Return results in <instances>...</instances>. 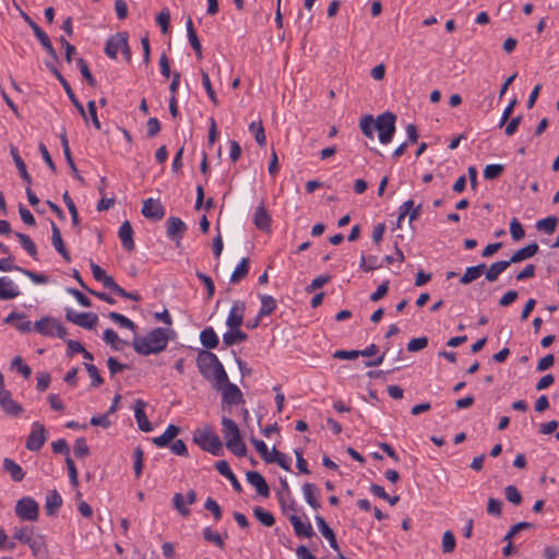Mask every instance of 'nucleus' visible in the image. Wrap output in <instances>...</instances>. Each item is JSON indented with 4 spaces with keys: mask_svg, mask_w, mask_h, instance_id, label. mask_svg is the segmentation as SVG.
Wrapping results in <instances>:
<instances>
[{
    "mask_svg": "<svg viewBox=\"0 0 559 559\" xmlns=\"http://www.w3.org/2000/svg\"><path fill=\"white\" fill-rule=\"evenodd\" d=\"M64 92L67 93L69 99L71 100V103L74 105V107L78 109V111L80 112L81 117L87 121V112L85 111L82 103L78 99V97L75 96L70 83L66 80L64 82L61 83Z\"/></svg>",
    "mask_w": 559,
    "mask_h": 559,
    "instance_id": "obj_41",
    "label": "nucleus"
},
{
    "mask_svg": "<svg viewBox=\"0 0 559 559\" xmlns=\"http://www.w3.org/2000/svg\"><path fill=\"white\" fill-rule=\"evenodd\" d=\"M14 321H19L15 324V329L17 331L22 333H28L32 331V323L26 320V316L24 313L13 311L3 320L5 324H12Z\"/></svg>",
    "mask_w": 559,
    "mask_h": 559,
    "instance_id": "obj_23",
    "label": "nucleus"
},
{
    "mask_svg": "<svg viewBox=\"0 0 559 559\" xmlns=\"http://www.w3.org/2000/svg\"><path fill=\"white\" fill-rule=\"evenodd\" d=\"M456 542L453 533L451 531H447L442 536V551L444 554H450L455 549Z\"/></svg>",
    "mask_w": 559,
    "mask_h": 559,
    "instance_id": "obj_64",
    "label": "nucleus"
},
{
    "mask_svg": "<svg viewBox=\"0 0 559 559\" xmlns=\"http://www.w3.org/2000/svg\"><path fill=\"white\" fill-rule=\"evenodd\" d=\"M503 171L504 166L502 164H490L485 167L484 177L487 180H495L499 178Z\"/></svg>",
    "mask_w": 559,
    "mask_h": 559,
    "instance_id": "obj_56",
    "label": "nucleus"
},
{
    "mask_svg": "<svg viewBox=\"0 0 559 559\" xmlns=\"http://www.w3.org/2000/svg\"><path fill=\"white\" fill-rule=\"evenodd\" d=\"M10 153H11V156L13 158V162L19 170V174L21 176V178L27 182L28 185L32 183V178H31V175L28 174L27 171V168H26V164L24 163V160L22 159V157L20 156L19 154V151L15 146L11 145L10 147Z\"/></svg>",
    "mask_w": 559,
    "mask_h": 559,
    "instance_id": "obj_34",
    "label": "nucleus"
},
{
    "mask_svg": "<svg viewBox=\"0 0 559 559\" xmlns=\"http://www.w3.org/2000/svg\"><path fill=\"white\" fill-rule=\"evenodd\" d=\"M142 214L146 218H151L153 221H159L165 215V210L163 204L158 200L147 199L143 201Z\"/></svg>",
    "mask_w": 559,
    "mask_h": 559,
    "instance_id": "obj_13",
    "label": "nucleus"
},
{
    "mask_svg": "<svg viewBox=\"0 0 559 559\" xmlns=\"http://www.w3.org/2000/svg\"><path fill=\"white\" fill-rule=\"evenodd\" d=\"M395 122L396 115L391 111H384L376 119V130L382 144H388L392 141L396 130Z\"/></svg>",
    "mask_w": 559,
    "mask_h": 559,
    "instance_id": "obj_2",
    "label": "nucleus"
},
{
    "mask_svg": "<svg viewBox=\"0 0 559 559\" xmlns=\"http://www.w3.org/2000/svg\"><path fill=\"white\" fill-rule=\"evenodd\" d=\"M22 16H23L24 21L33 29L34 35L40 41L41 46L45 48V50L51 57V59L53 61H58L59 60L58 53H57L56 49L53 48V46L51 44V40L48 37V35L41 29V27L36 22H34L32 20V17L29 15H27L24 12H22Z\"/></svg>",
    "mask_w": 559,
    "mask_h": 559,
    "instance_id": "obj_5",
    "label": "nucleus"
},
{
    "mask_svg": "<svg viewBox=\"0 0 559 559\" xmlns=\"http://www.w3.org/2000/svg\"><path fill=\"white\" fill-rule=\"evenodd\" d=\"M146 403L143 400H136L134 404V416L139 426V429L148 432L153 430L151 421L147 419L145 414Z\"/></svg>",
    "mask_w": 559,
    "mask_h": 559,
    "instance_id": "obj_16",
    "label": "nucleus"
},
{
    "mask_svg": "<svg viewBox=\"0 0 559 559\" xmlns=\"http://www.w3.org/2000/svg\"><path fill=\"white\" fill-rule=\"evenodd\" d=\"M3 469L10 474L14 481H22L25 477L23 468L15 461L9 457L3 460Z\"/></svg>",
    "mask_w": 559,
    "mask_h": 559,
    "instance_id": "obj_36",
    "label": "nucleus"
},
{
    "mask_svg": "<svg viewBox=\"0 0 559 559\" xmlns=\"http://www.w3.org/2000/svg\"><path fill=\"white\" fill-rule=\"evenodd\" d=\"M204 508L212 513V515L216 522L222 520V516H223L222 508L212 497H209L205 500Z\"/></svg>",
    "mask_w": 559,
    "mask_h": 559,
    "instance_id": "obj_63",
    "label": "nucleus"
},
{
    "mask_svg": "<svg viewBox=\"0 0 559 559\" xmlns=\"http://www.w3.org/2000/svg\"><path fill=\"white\" fill-rule=\"evenodd\" d=\"M0 406L7 415L13 417L20 416L24 411L23 406L12 399L10 391L0 392Z\"/></svg>",
    "mask_w": 559,
    "mask_h": 559,
    "instance_id": "obj_11",
    "label": "nucleus"
},
{
    "mask_svg": "<svg viewBox=\"0 0 559 559\" xmlns=\"http://www.w3.org/2000/svg\"><path fill=\"white\" fill-rule=\"evenodd\" d=\"M485 270H486L485 263H480V264H477L474 266H468L465 270V273L460 278V283L462 285H467V284L472 283L473 281L479 278L481 276V274L485 272Z\"/></svg>",
    "mask_w": 559,
    "mask_h": 559,
    "instance_id": "obj_37",
    "label": "nucleus"
},
{
    "mask_svg": "<svg viewBox=\"0 0 559 559\" xmlns=\"http://www.w3.org/2000/svg\"><path fill=\"white\" fill-rule=\"evenodd\" d=\"M222 392V403L229 406L239 405L245 403L243 394L241 390L231 382H227L219 390Z\"/></svg>",
    "mask_w": 559,
    "mask_h": 559,
    "instance_id": "obj_9",
    "label": "nucleus"
},
{
    "mask_svg": "<svg viewBox=\"0 0 559 559\" xmlns=\"http://www.w3.org/2000/svg\"><path fill=\"white\" fill-rule=\"evenodd\" d=\"M84 367L92 379L91 386L98 388L104 383V379L99 373L98 368L90 362H84Z\"/></svg>",
    "mask_w": 559,
    "mask_h": 559,
    "instance_id": "obj_53",
    "label": "nucleus"
},
{
    "mask_svg": "<svg viewBox=\"0 0 559 559\" xmlns=\"http://www.w3.org/2000/svg\"><path fill=\"white\" fill-rule=\"evenodd\" d=\"M558 217L556 216H547L543 219H539L536 223V228L539 231H544L547 235H551L555 233L557 224H558Z\"/></svg>",
    "mask_w": 559,
    "mask_h": 559,
    "instance_id": "obj_45",
    "label": "nucleus"
},
{
    "mask_svg": "<svg viewBox=\"0 0 559 559\" xmlns=\"http://www.w3.org/2000/svg\"><path fill=\"white\" fill-rule=\"evenodd\" d=\"M66 319L83 329L92 330L98 322V316L94 312L76 313L71 308L66 309Z\"/></svg>",
    "mask_w": 559,
    "mask_h": 559,
    "instance_id": "obj_7",
    "label": "nucleus"
},
{
    "mask_svg": "<svg viewBox=\"0 0 559 559\" xmlns=\"http://www.w3.org/2000/svg\"><path fill=\"white\" fill-rule=\"evenodd\" d=\"M205 379L212 382L213 388L216 391L221 390V388L227 384V382H230L222 362H219V365L213 369V371L210 373V378Z\"/></svg>",
    "mask_w": 559,
    "mask_h": 559,
    "instance_id": "obj_24",
    "label": "nucleus"
},
{
    "mask_svg": "<svg viewBox=\"0 0 559 559\" xmlns=\"http://www.w3.org/2000/svg\"><path fill=\"white\" fill-rule=\"evenodd\" d=\"M179 431L178 426L170 424L163 435L153 438V443L158 448L167 447L178 436Z\"/></svg>",
    "mask_w": 559,
    "mask_h": 559,
    "instance_id": "obj_26",
    "label": "nucleus"
},
{
    "mask_svg": "<svg viewBox=\"0 0 559 559\" xmlns=\"http://www.w3.org/2000/svg\"><path fill=\"white\" fill-rule=\"evenodd\" d=\"M509 260H501L492 263L488 269L486 267L485 277L488 282H496L499 275L510 266Z\"/></svg>",
    "mask_w": 559,
    "mask_h": 559,
    "instance_id": "obj_32",
    "label": "nucleus"
},
{
    "mask_svg": "<svg viewBox=\"0 0 559 559\" xmlns=\"http://www.w3.org/2000/svg\"><path fill=\"white\" fill-rule=\"evenodd\" d=\"M229 330L223 335V343L225 346H233L235 344L247 341L248 335L240 328H228Z\"/></svg>",
    "mask_w": 559,
    "mask_h": 559,
    "instance_id": "obj_30",
    "label": "nucleus"
},
{
    "mask_svg": "<svg viewBox=\"0 0 559 559\" xmlns=\"http://www.w3.org/2000/svg\"><path fill=\"white\" fill-rule=\"evenodd\" d=\"M34 530L33 527L23 526L21 528H15L13 537L21 542L22 544L31 543V538L33 537Z\"/></svg>",
    "mask_w": 559,
    "mask_h": 559,
    "instance_id": "obj_60",
    "label": "nucleus"
},
{
    "mask_svg": "<svg viewBox=\"0 0 559 559\" xmlns=\"http://www.w3.org/2000/svg\"><path fill=\"white\" fill-rule=\"evenodd\" d=\"M173 506L178 511V513L182 516H189L191 511L185 504V498L181 493L176 492L173 497Z\"/></svg>",
    "mask_w": 559,
    "mask_h": 559,
    "instance_id": "obj_59",
    "label": "nucleus"
},
{
    "mask_svg": "<svg viewBox=\"0 0 559 559\" xmlns=\"http://www.w3.org/2000/svg\"><path fill=\"white\" fill-rule=\"evenodd\" d=\"M302 492L307 503L314 510H318L321 504L318 500L319 488L312 483H305L302 485Z\"/></svg>",
    "mask_w": 559,
    "mask_h": 559,
    "instance_id": "obj_28",
    "label": "nucleus"
},
{
    "mask_svg": "<svg viewBox=\"0 0 559 559\" xmlns=\"http://www.w3.org/2000/svg\"><path fill=\"white\" fill-rule=\"evenodd\" d=\"M51 226V243L53 248L61 254V257L64 259V261L70 262V253L67 250L59 227L55 224L53 221H50Z\"/></svg>",
    "mask_w": 559,
    "mask_h": 559,
    "instance_id": "obj_19",
    "label": "nucleus"
},
{
    "mask_svg": "<svg viewBox=\"0 0 559 559\" xmlns=\"http://www.w3.org/2000/svg\"><path fill=\"white\" fill-rule=\"evenodd\" d=\"M15 237L20 240L23 249L34 259L37 260V248L28 235L15 233Z\"/></svg>",
    "mask_w": 559,
    "mask_h": 559,
    "instance_id": "obj_44",
    "label": "nucleus"
},
{
    "mask_svg": "<svg viewBox=\"0 0 559 559\" xmlns=\"http://www.w3.org/2000/svg\"><path fill=\"white\" fill-rule=\"evenodd\" d=\"M215 467L221 475H223L230 481L235 491H237V492L242 491L241 484L239 483V480L237 479L236 475L233 473L231 468L229 467V464L226 461H224V460L217 461L215 464Z\"/></svg>",
    "mask_w": 559,
    "mask_h": 559,
    "instance_id": "obj_22",
    "label": "nucleus"
},
{
    "mask_svg": "<svg viewBox=\"0 0 559 559\" xmlns=\"http://www.w3.org/2000/svg\"><path fill=\"white\" fill-rule=\"evenodd\" d=\"M20 295V290L14 282L7 277H0V299L9 300L17 297Z\"/></svg>",
    "mask_w": 559,
    "mask_h": 559,
    "instance_id": "obj_21",
    "label": "nucleus"
},
{
    "mask_svg": "<svg viewBox=\"0 0 559 559\" xmlns=\"http://www.w3.org/2000/svg\"><path fill=\"white\" fill-rule=\"evenodd\" d=\"M76 66L80 69L82 76L87 81V84L92 87L96 86V80L92 74L88 63L83 58L76 59Z\"/></svg>",
    "mask_w": 559,
    "mask_h": 559,
    "instance_id": "obj_51",
    "label": "nucleus"
},
{
    "mask_svg": "<svg viewBox=\"0 0 559 559\" xmlns=\"http://www.w3.org/2000/svg\"><path fill=\"white\" fill-rule=\"evenodd\" d=\"M251 443L254 445L255 450L258 451V453L261 455V457L266 462V463H272V459H271V452L269 451L266 444L264 441L262 440H258L255 438H251L250 439Z\"/></svg>",
    "mask_w": 559,
    "mask_h": 559,
    "instance_id": "obj_62",
    "label": "nucleus"
},
{
    "mask_svg": "<svg viewBox=\"0 0 559 559\" xmlns=\"http://www.w3.org/2000/svg\"><path fill=\"white\" fill-rule=\"evenodd\" d=\"M276 497L278 500L280 508L284 514H286L287 511H292V514H296L297 502L292 496L290 499H287V497H285L282 491H277Z\"/></svg>",
    "mask_w": 559,
    "mask_h": 559,
    "instance_id": "obj_46",
    "label": "nucleus"
},
{
    "mask_svg": "<svg viewBox=\"0 0 559 559\" xmlns=\"http://www.w3.org/2000/svg\"><path fill=\"white\" fill-rule=\"evenodd\" d=\"M133 234L134 231L131 223L129 221H124L119 227L118 236L122 243V247L129 252L135 249Z\"/></svg>",
    "mask_w": 559,
    "mask_h": 559,
    "instance_id": "obj_15",
    "label": "nucleus"
},
{
    "mask_svg": "<svg viewBox=\"0 0 559 559\" xmlns=\"http://www.w3.org/2000/svg\"><path fill=\"white\" fill-rule=\"evenodd\" d=\"M314 520H316V523L318 525V528H319L320 533L329 542L331 548L333 550L337 551V554L341 552L340 546H338L337 540H336L335 533L328 525L325 520L321 515H316Z\"/></svg>",
    "mask_w": 559,
    "mask_h": 559,
    "instance_id": "obj_17",
    "label": "nucleus"
},
{
    "mask_svg": "<svg viewBox=\"0 0 559 559\" xmlns=\"http://www.w3.org/2000/svg\"><path fill=\"white\" fill-rule=\"evenodd\" d=\"M47 440V431L43 424L35 421L32 425L31 433L28 435L25 448L29 451H39Z\"/></svg>",
    "mask_w": 559,
    "mask_h": 559,
    "instance_id": "obj_6",
    "label": "nucleus"
},
{
    "mask_svg": "<svg viewBox=\"0 0 559 559\" xmlns=\"http://www.w3.org/2000/svg\"><path fill=\"white\" fill-rule=\"evenodd\" d=\"M249 264H250L249 258L241 259V261L239 262V264L236 266V269L234 270V272L230 275L229 281L231 284H237L248 276Z\"/></svg>",
    "mask_w": 559,
    "mask_h": 559,
    "instance_id": "obj_38",
    "label": "nucleus"
},
{
    "mask_svg": "<svg viewBox=\"0 0 559 559\" xmlns=\"http://www.w3.org/2000/svg\"><path fill=\"white\" fill-rule=\"evenodd\" d=\"M62 504V498L57 490L50 491L46 497L45 509L47 515H53Z\"/></svg>",
    "mask_w": 559,
    "mask_h": 559,
    "instance_id": "obj_39",
    "label": "nucleus"
},
{
    "mask_svg": "<svg viewBox=\"0 0 559 559\" xmlns=\"http://www.w3.org/2000/svg\"><path fill=\"white\" fill-rule=\"evenodd\" d=\"M187 33H188L189 43H190L191 47L193 48L197 58L199 60H201L203 57L202 56V46H201L200 39L198 37L197 31L194 29L191 17H189L187 21Z\"/></svg>",
    "mask_w": 559,
    "mask_h": 559,
    "instance_id": "obj_35",
    "label": "nucleus"
},
{
    "mask_svg": "<svg viewBox=\"0 0 559 559\" xmlns=\"http://www.w3.org/2000/svg\"><path fill=\"white\" fill-rule=\"evenodd\" d=\"M193 440L202 450L213 455L218 456L223 453V443L219 437L211 430L199 432Z\"/></svg>",
    "mask_w": 559,
    "mask_h": 559,
    "instance_id": "obj_3",
    "label": "nucleus"
},
{
    "mask_svg": "<svg viewBox=\"0 0 559 559\" xmlns=\"http://www.w3.org/2000/svg\"><path fill=\"white\" fill-rule=\"evenodd\" d=\"M245 311L246 302L243 300H235L229 310L226 325L228 328H240L243 323Z\"/></svg>",
    "mask_w": 559,
    "mask_h": 559,
    "instance_id": "obj_10",
    "label": "nucleus"
},
{
    "mask_svg": "<svg viewBox=\"0 0 559 559\" xmlns=\"http://www.w3.org/2000/svg\"><path fill=\"white\" fill-rule=\"evenodd\" d=\"M288 520L294 527L297 537L311 538L314 531L310 523H304L297 514H289Z\"/></svg>",
    "mask_w": 559,
    "mask_h": 559,
    "instance_id": "obj_18",
    "label": "nucleus"
},
{
    "mask_svg": "<svg viewBox=\"0 0 559 559\" xmlns=\"http://www.w3.org/2000/svg\"><path fill=\"white\" fill-rule=\"evenodd\" d=\"M249 131L253 134L259 146L264 147L266 145V136L261 120L252 121L249 124Z\"/></svg>",
    "mask_w": 559,
    "mask_h": 559,
    "instance_id": "obj_42",
    "label": "nucleus"
},
{
    "mask_svg": "<svg viewBox=\"0 0 559 559\" xmlns=\"http://www.w3.org/2000/svg\"><path fill=\"white\" fill-rule=\"evenodd\" d=\"M200 342L206 349H214L218 346L219 340L213 328L209 326L201 331Z\"/></svg>",
    "mask_w": 559,
    "mask_h": 559,
    "instance_id": "obj_33",
    "label": "nucleus"
},
{
    "mask_svg": "<svg viewBox=\"0 0 559 559\" xmlns=\"http://www.w3.org/2000/svg\"><path fill=\"white\" fill-rule=\"evenodd\" d=\"M91 271L96 281L102 282L104 287L112 292L117 283L111 276L107 275L106 272L93 261L91 262Z\"/></svg>",
    "mask_w": 559,
    "mask_h": 559,
    "instance_id": "obj_27",
    "label": "nucleus"
},
{
    "mask_svg": "<svg viewBox=\"0 0 559 559\" xmlns=\"http://www.w3.org/2000/svg\"><path fill=\"white\" fill-rule=\"evenodd\" d=\"M103 338L106 343L110 344V346L116 350L121 349L120 345L128 344V342L120 340L118 334L112 329L105 330Z\"/></svg>",
    "mask_w": 559,
    "mask_h": 559,
    "instance_id": "obj_50",
    "label": "nucleus"
},
{
    "mask_svg": "<svg viewBox=\"0 0 559 559\" xmlns=\"http://www.w3.org/2000/svg\"><path fill=\"white\" fill-rule=\"evenodd\" d=\"M539 250V246L536 242H532L518 251H515L509 259L510 264L519 263L534 257Z\"/></svg>",
    "mask_w": 559,
    "mask_h": 559,
    "instance_id": "obj_25",
    "label": "nucleus"
},
{
    "mask_svg": "<svg viewBox=\"0 0 559 559\" xmlns=\"http://www.w3.org/2000/svg\"><path fill=\"white\" fill-rule=\"evenodd\" d=\"M246 477L247 481L255 488L257 492L260 496L264 498H267L270 496V487L265 478L259 472L249 471L247 472Z\"/></svg>",
    "mask_w": 559,
    "mask_h": 559,
    "instance_id": "obj_14",
    "label": "nucleus"
},
{
    "mask_svg": "<svg viewBox=\"0 0 559 559\" xmlns=\"http://www.w3.org/2000/svg\"><path fill=\"white\" fill-rule=\"evenodd\" d=\"M253 223L260 230H269L271 225V216L264 204H260L254 213Z\"/></svg>",
    "mask_w": 559,
    "mask_h": 559,
    "instance_id": "obj_31",
    "label": "nucleus"
},
{
    "mask_svg": "<svg viewBox=\"0 0 559 559\" xmlns=\"http://www.w3.org/2000/svg\"><path fill=\"white\" fill-rule=\"evenodd\" d=\"M261 308L259 310V318L270 316L276 309V300L270 295H261Z\"/></svg>",
    "mask_w": 559,
    "mask_h": 559,
    "instance_id": "obj_43",
    "label": "nucleus"
},
{
    "mask_svg": "<svg viewBox=\"0 0 559 559\" xmlns=\"http://www.w3.org/2000/svg\"><path fill=\"white\" fill-rule=\"evenodd\" d=\"M203 538L209 543H214L221 549H224L225 544L221 535L211 530V527H204L202 532Z\"/></svg>",
    "mask_w": 559,
    "mask_h": 559,
    "instance_id": "obj_61",
    "label": "nucleus"
},
{
    "mask_svg": "<svg viewBox=\"0 0 559 559\" xmlns=\"http://www.w3.org/2000/svg\"><path fill=\"white\" fill-rule=\"evenodd\" d=\"M108 318L110 320H112L115 323L119 324L123 329H128V330H131L133 332L136 329L135 323L133 321H131L129 318H127L126 316L121 314V313L111 311V312L108 313Z\"/></svg>",
    "mask_w": 559,
    "mask_h": 559,
    "instance_id": "obj_49",
    "label": "nucleus"
},
{
    "mask_svg": "<svg viewBox=\"0 0 559 559\" xmlns=\"http://www.w3.org/2000/svg\"><path fill=\"white\" fill-rule=\"evenodd\" d=\"M272 463H277L283 469L290 472V460L286 454L277 451L275 448L272 449L271 452Z\"/></svg>",
    "mask_w": 559,
    "mask_h": 559,
    "instance_id": "obj_55",
    "label": "nucleus"
},
{
    "mask_svg": "<svg viewBox=\"0 0 559 559\" xmlns=\"http://www.w3.org/2000/svg\"><path fill=\"white\" fill-rule=\"evenodd\" d=\"M26 545L31 548L35 557H38L46 549V540L43 535L32 537L31 543H27Z\"/></svg>",
    "mask_w": 559,
    "mask_h": 559,
    "instance_id": "obj_57",
    "label": "nucleus"
},
{
    "mask_svg": "<svg viewBox=\"0 0 559 559\" xmlns=\"http://www.w3.org/2000/svg\"><path fill=\"white\" fill-rule=\"evenodd\" d=\"M175 331L168 328H155L146 336L134 335L132 347L139 355L150 356L166 349L170 335Z\"/></svg>",
    "mask_w": 559,
    "mask_h": 559,
    "instance_id": "obj_1",
    "label": "nucleus"
},
{
    "mask_svg": "<svg viewBox=\"0 0 559 559\" xmlns=\"http://www.w3.org/2000/svg\"><path fill=\"white\" fill-rule=\"evenodd\" d=\"M15 514L22 521H37L39 516V506L32 497H23L15 504Z\"/></svg>",
    "mask_w": 559,
    "mask_h": 559,
    "instance_id": "obj_4",
    "label": "nucleus"
},
{
    "mask_svg": "<svg viewBox=\"0 0 559 559\" xmlns=\"http://www.w3.org/2000/svg\"><path fill=\"white\" fill-rule=\"evenodd\" d=\"M359 128L365 136L373 139V131L376 130V120L371 115L364 116L359 121Z\"/></svg>",
    "mask_w": 559,
    "mask_h": 559,
    "instance_id": "obj_48",
    "label": "nucleus"
},
{
    "mask_svg": "<svg viewBox=\"0 0 559 559\" xmlns=\"http://www.w3.org/2000/svg\"><path fill=\"white\" fill-rule=\"evenodd\" d=\"M129 35L127 32H118L115 35L110 36L105 45V53L110 59H117L118 51L121 50V43L128 40Z\"/></svg>",
    "mask_w": 559,
    "mask_h": 559,
    "instance_id": "obj_12",
    "label": "nucleus"
},
{
    "mask_svg": "<svg viewBox=\"0 0 559 559\" xmlns=\"http://www.w3.org/2000/svg\"><path fill=\"white\" fill-rule=\"evenodd\" d=\"M218 357L206 349H202L199 352L197 357V366L199 369V372L202 374V377L210 378V373L213 371V369L219 365Z\"/></svg>",
    "mask_w": 559,
    "mask_h": 559,
    "instance_id": "obj_8",
    "label": "nucleus"
},
{
    "mask_svg": "<svg viewBox=\"0 0 559 559\" xmlns=\"http://www.w3.org/2000/svg\"><path fill=\"white\" fill-rule=\"evenodd\" d=\"M186 230L187 225L179 217L170 216L167 219V236L170 239H177V245Z\"/></svg>",
    "mask_w": 559,
    "mask_h": 559,
    "instance_id": "obj_20",
    "label": "nucleus"
},
{
    "mask_svg": "<svg viewBox=\"0 0 559 559\" xmlns=\"http://www.w3.org/2000/svg\"><path fill=\"white\" fill-rule=\"evenodd\" d=\"M201 76H202V85L204 86L209 98L215 106L218 105V99H217L216 93L212 86L209 73L205 72L204 70H201Z\"/></svg>",
    "mask_w": 559,
    "mask_h": 559,
    "instance_id": "obj_58",
    "label": "nucleus"
},
{
    "mask_svg": "<svg viewBox=\"0 0 559 559\" xmlns=\"http://www.w3.org/2000/svg\"><path fill=\"white\" fill-rule=\"evenodd\" d=\"M11 369H15L25 379H28L32 374L31 367L25 364L21 356H15L11 361Z\"/></svg>",
    "mask_w": 559,
    "mask_h": 559,
    "instance_id": "obj_54",
    "label": "nucleus"
},
{
    "mask_svg": "<svg viewBox=\"0 0 559 559\" xmlns=\"http://www.w3.org/2000/svg\"><path fill=\"white\" fill-rule=\"evenodd\" d=\"M226 448L236 456L242 457L247 454V447L241 438L236 440H228Z\"/></svg>",
    "mask_w": 559,
    "mask_h": 559,
    "instance_id": "obj_52",
    "label": "nucleus"
},
{
    "mask_svg": "<svg viewBox=\"0 0 559 559\" xmlns=\"http://www.w3.org/2000/svg\"><path fill=\"white\" fill-rule=\"evenodd\" d=\"M222 426H223L222 431H223V436L225 439V443L228 440H236V439L241 438L239 428H238L237 424L231 418L224 416L222 418Z\"/></svg>",
    "mask_w": 559,
    "mask_h": 559,
    "instance_id": "obj_29",
    "label": "nucleus"
},
{
    "mask_svg": "<svg viewBox=\"0 0 559 559\" xmlns=\"http://www.w3.org/2000/svg\"><path fill=\"white\" fill-rule=\"evenodd\" d=\"M53 324V318L44 317L34 323V330L44 336H55V331H52Z\"/></svg>",
    "mask_w": 559,
    "mask_h": 559,
    "instance_id": "obj_40",
    "label": "nucleus"
},
{
    "mask_svg": "<svg viewBox=\"0 0 559 559\" xmlns=\"http://www.w3.org/2000/svg\"><path fill=\"white\" fill-rule=\"evenodd\" d=\"M253 515L262 525L266 527H271L275 524L274 515L262 507H255L253 509Z\"/></svg>",
    "mask_w": 559,
    "mask_h": 559,
    "instance_id": "obj_47",
    "label": "nucleus"
}]
</instances>
